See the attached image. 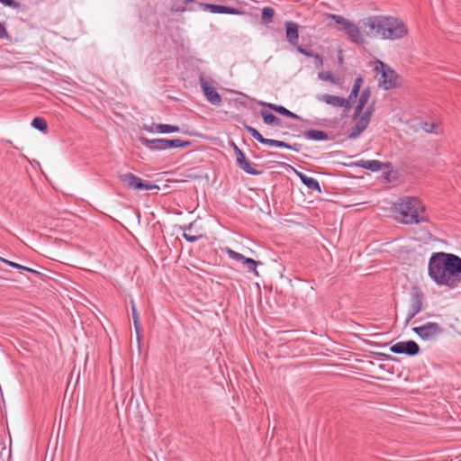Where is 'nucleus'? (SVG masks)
Listing matches in <instances>:
<instances>
[{
	"label": "nucleus",
	"mask_w": 461,
	"mask_h": 461,
	"mask_svg": "<svg viewBox=\"0 0 461 461\" xmlns=\"http://www.w3.org/2000/svg\"><path fill=\"white\" fill-rule=\"evenodd\" d=\"M429 276L438 285L455 288L461 283V258L451 253L435 252L429 260Z\"/></svg>",
	"instance_id": "nucleus-1"
},
{
	"label": "nucleus",
	"mask_w": 461,
	"mask_h": 461,
	"mask_svg": "<svg viewBox=\"0 0 461 461\" xmlns=\"http://www.w3.org/2000/svg\"><path fill=\"white\" fill-rule=\"evenodd\" d=\"M417 204H420V200L418 197H407V199H401L399 203H394L395 212L402 216L401 221L403 224H419L429 221L427 217L420 215Z\"/></svg>",
	"instance_id": "nucleus-2"
},
{
	"label": "nucleus",
	"mask_w": 461,
	"mask_h": 461,
	"mask_svg": "<svg viewBox=\"0 0 461 461\" xmlns=\"http://www.w3.org/2000/svg\"><path fill=\"white\" fill-rule=\"evenodd\" d=\"M382 40H401L408 35L409 30L402 20L392 15H384Z\"/></svg>",
	"instance_id": "nucleus-3"
},
{
	"label": "nucleus",
	"mask_w": 461,
	"mask_h": 461,
	"mask_svg": "<svg viewBox=\"0 0 461 461\" xmlns=\"http://www.w3.org/2000/svg\"><path fill=\"white\" fill-rule=\"evenodd\" d=\"M375 71L380 74L378 86L384 90H391L401 86V76L385 62L376 59Z\"/></svg>",
	"instance_id": "nucleus-4"
},
{
	"label": "nucleus",
	"mask_w": 461,
	"mask_h": 461,
	"mask_svg": "<svg viewBox=\"0 0 461 461\" xmlns=\"http://www.w3.org/2000/svg\"><path fill=\"white\" fill-rule=\"evenodd\" d=\"M328 17L334 21L338 25L341 26L339 30L343 31L351 42L357 45H363L365 43V38L361 33L362 29L360 24H355L339 14H328Z\"/></svg>",
	"instance_id": "nucleus-5"
},
{
	"label": "nucleus",
	"mask_w": 461,
	"mask_h": 461,
	"mask_svg": "<svg viewBox=\"0 0 461 461\" xmlns=\"http://www.w3.org/2000/svg\"><path fill=\"white\" fill-rule=\"evenodd\" d=\"M243 126H244V129L246 130V131L248 133H249L253 139H255L256 140H258L259 143H261L263 145L272 146V147H276V148L287 149H291V150H294L296 152H299L301 150L302 145L299 143L290 144V143L283 141V140L267 139V138H265L256 128H254L247 123H244Z\"/></svg>",
	"instance_id": "nucleus-6"
},
{
	"label": "nucleus",
	"mask_w": 461,
	"mask_h": 461,
	"mask_svg": "<svg viewBox=\"0 0 461 461\" xmlns=\"http://www.w3.org/2000/svg\"><path fill=\"white\" fill-rule=\"evenodd\" d=\"M384 15H369L358 21L362 32L370 38L382 39V31Z\"/></svg>",
	"instance_id": "nucleus-7"
},
{
	"label": "nucleus",
	"mask_w": 461,
	"mask_h": 461,
	"mask_svg": "<svg viewBox=\"0 0 461 461\" xmlns=\"http://www.w3.org/2000/svg\"><path fill=\"white\" fill-rule=\"evenodd\" d=\"M375 111V101L371 102L366 110L357 118V122L348 132V138L350 140L357 139L367 128L371 122L373 113Z\"/></svg>",
	"instance_id": "nucleus-8"
},
{
	"label": "nucleus",
	"mask_w": 461,
	"mask_h": 461,
	"mask_svg": "<svg viewBox=\"0 0 461 461\" xmlns=\"http://www.w3.org/2000/svg\"><path fill=\"white\" fill-rule=\"evenodd\" d=\"M232 150L236 158L237 166L242 169L246 174L251 176H259L262 174L261 170L256 168V164L252 163L246 154L232 141Z\"/></svg>",
	"instance_id": "nucleus-9"
},
{
	"label": "nucleus",
	"mask_w": 461,
	"mask_h": 461,
	"mask_svg": "<svg viewBox=\"0 0 461 461\" xmlns=\"http://www.w3.org/2000/svg\"><path fill=\"white\" fill-rule=\"evenodd\" d=\"M257 104L264 108H267L270 111L282 115V116H285V117H287L290 119H294V120H299L307 124L324 125L323 122H326V120L323 119V120H321V122H316L312 123V122H310L309 120H304V119L301 118L298 114L291 112L290 110H288L287 108H285L283 105L276 104H272V103H267L264 101H257Z\"/></svg>",
	"instance_id": "nucleus-10"
},
{
	"label": "nucleus",
	"mask_w": 461,
	"mask_h": 461,
	"mask_svg": "<svg viewBox=\"0 0 461 461\" xmlns=\"http://www.w3.org/2000/svg\"><path fill=\"white\" fill-rule=\"evenodd\" d=\"M412 331L421 339L430 340L442 334L444 329L437 322H427L421 326L413 327Z\"/></svg>",
	"instance_id": "nucleus-11"
},
{
	"label": "nucleus",
	"mask_w": 461,
	"mask_h": 461,
	"mask_svg": "<svg viewBox=\"0 0 461 461\" xmlns=\"http://www.w3.org/2000/svg\"><path fill=\"white\" fill-rule=\"evenodd\" d=\"M119 178L122 184H124L127 187L135 189V190H151V189H158V186L156 185H152L150 182L142 181L137 176L131 173H125L119 176Z\"/></svg>",
	"instance_id": "nucleus-12"
},
{
	"label": "nucleus",
	"mask_w": 461,
	"mask_h": 461,
	"mask_svg": "<svg viewBox=\"0 0 461 461\" xmlns=\"http://www.w3.org/2000/svg\"><path fill=\"white\" fill-rule=\"evenodd\" d=\"M232 260L235 261L236 267L239 269L246 270L249 273H253L255 276H258L257 267L262 265L261 261L253 259L252 258L246 257L241 253L232 250Z\"/></svg>",
	"instance_id": "nucleus-13"
},
{
	"label": "nucleus",
	"mask_w": 461,
	"mask_h": 461,
	"mask_svg": "<svg viewBox=\"0 0 461 461\" xmlns=\"http://www.w3.org/2000/svg\"><path fill=\"white\" fill-rule=\"evenodd\" d=\"M390 351L393 354L414 357L420 354V348L416 341L410 339L393 344L390 347Z\"/></svg>",
	"instance_id": "nucleus-14"
},
{
	"label": "nucleus",
	"mask_w": 461,
	"mask_h": 461,
	"mask_svg": "<svg viewBox=\"0 0 461 461\" xmlns=\"http://www.w3.org/2000/svg\"><path fill=\"white\" fill-rule=\"evenodd\" d=\"M299 29L300 25L293 21H286L285 23V39L287 42L294 47L298 51V46H302L299 44Z\"/></svg>",
	"instance_id": "nucleus-15"
},
{
	"label": "nucleus",
	"mask_w": 461,
	"mask_h": 461,
	"mask_svg": "<svg viewBox=\"0 0 461 461\" xmlns=\"http://www.w3.org/2000/svg\"><path fill=\"white\" fill-rule=\"evenodd\" d=\"M348 167H361L371 172H378L385 167H391V162H382L380 160L372 159V160H358L353 162L351 164L347 165Z\"/></svg>",
	"instance_id": "nucleus-16"
},
{
	"label": "nucleus",
	"mask_w": 461,
	"mask_h": 461,
	"mask_svg": "<svg viewBox=\"0 0 461 461\" xmlns=\"http://www.w3.org/2000/svg\"><path fill=\"white\" fill-rule=\"evenodd\" d=\"M320 99L329 105L343 108L342 117L347 116L351 109V104L348 103L347 99L339 95L324 94Z\"/></svg>",
	"instance_id": "nucleus-17"
},
{
	"label": "nucleus",
	"mask_w": 461,
	"mask_h": 461,
	"mask_svg": "<svg viewBox=\"0 0 461 461\" xmlns=\"http://www.w3.org/2000/svg\"><path fill=\"white\" fill-rule=\"evenodd\" d=\"M199 79L201 88L206 99L212 104H219L221 99L214 86L203 76H200Z\"/></svg>",
	"instance_id": "nucleus-18"
},
{
	"label": "nucleus",
	"mask_w": 461,
	"mask_h": 461,
	"mask_svg": "<svg viewBox=\"0 0 461 461\" xmlns=\"http://www.w3.org/2000/svg\"><path fill=\"white\" fill-rule=\"evenodd\" d=\"M411 307L416 308L415 311H422L425 294L419 285H413L411 288Z\"/></svg>",
	"instance_id": "nucleus-19"
},
{
	"label": "nucleus",
	"mask_w": 461,
	"mask_h": 461,
	"mask_svg": "<svg viewBox=\"0 0 461 461\" xmlns=\"http://www.w3.org/2000/svg\"><path fill=\"white\" fill-rule=\"evenodd\" d=\"M143 130L150 133H171L180 131L178 126L163 123H152L150 125H143Z\"/></svg>",
	"instance_id": "nucleus-20"
},
{
	"label": "nucleus",
	"mask_w": 461,
	"mask_h": 461,
	"mask_svg": "<svg viewBox=\"0 0 461 461\" xmlns=\"http://www.w3.org/2000/svg\"><path fill=\"white\" fill-rule=\"evenodd\" d=\"M371 96V88L369 86L366 87L357 101V105L355 106L354 113L352 115L353 120H357L359 115L362 113L365 106L367 104L368 100Z\"/></svg>",
	"instance_id": "nucleus-21"
},
{
	"label": "nucleus",
	"mask_w": 461,
	"mask_h": 461,
	"mask_svg": "<svg viewBox=\"0 0 461 461\" xmlns=\"http://www.w3.org/2000/svg\"><path fill=\"white\" fill-rule=\"evenodd\" d=\"M140 141L146 148L150 150H166L167 149V139H153L149 140L146 137H140Z\"/></svg>",
	"instance_id": "nucleus-22"
},
{
	"label": "nucleus",
	"mask_w": 461,
	"mask_h": 461,
	"mask_svg": "<svg viewBox=\"0 0 461 461\" xmlns=\"http://www.w3.org/2000/svg\"><path fill=\"white\" fill-rule=\"evenodd\" d=\"M294 171L296 176L308 189L316 191L319 194L321 193V187L318 180H316L313 177L308 176L305 174L299 172L297 170Z\"/></svg>",
	"instance_id": "nucleus-23"
},
{
	"label": "nucleus",
	"mask_w": 461,
	"mask_h": 461,
	"mask_svg": "<svg viewBox=\"0 0 461 461\" xmlns=\"http://www.w3.org/2000/svg\"><path fill=\"white\" fill-rule=\"evenodd\" d=\"M303 134L309 140L324 141L330 139L328 132L321 130L308 129Z\"/></svg>",
	"instance_id": "nucleus-24"
},
{
	"label": "nucleus",
	"mask_w": 461,
	"mask_h": 461,
	"mask_svg": "<svg viewBox=\"0 0 461 461\" xmlns=\"http://www.w3.org/2000/svg\"><path fill=\"white\" fill-rule=\"evenodd\" d=\"M298 53L314 59V65L316 68H320L323 66V57L314 52L312 50L307 49L304 46H298Z\"/></svg>",
	"instance_id": "nucleus-25"
},
{
	"label": "nucleus",
	"mask_w": 461,
	"mask_h": 461,
	"mask_svg": "<svg viewBox=\"0 0 461 461\" xmlns=\"http://www.w3.org/2000/svg\"><path fill=\"white\" fill-rule=\"evenodd\" d=\"M259 113H260L263 122L265 124L270 125V126H281L282 125V120L279 117H277L276 115H275L272 113V111H270L269 109L268 110L261 109Z\"/></svg>",
	"instance_id": "nucleus-26"
},
{
	"label": "nucleus",
	"mask_w": 461,
	"mask_h": 461,
	"mask_svg": "<svg viewBox=\"0 0 461 461\" xmlns=\"http://www.w3.org/2000/svg\"><path fill=\"white\" fill-rule=\"evenodd\" d=\"M362 85H363V77L361 76L357 77L354 80V84L352 86L351 91H350L348 98H346L348 103L349 104H351V106L357 101V99L359 95V91H360Z\"/></svg>",
	"instance_id": "nucleus-27"
},
{
	"label": "nucleus",
	"mask_w": 461,
	"mask_h": 461,
	"mask_svg": "<svg viewBox=\"0 0 461 461\" xmlns=\"http://www.w3.org/2000/svg\"><path fill=\"white\" fill-rule=\"evenodd\" d=\"M232 94L238 95L237 97L232 98V103L235 104V106L248 107V104L251 100L247 95L234 90H232Z\"/></svg>",
	"instance_id": "nucleus-28"
},
{
	"label": "nucleus",
	"mask_w": 461,
	"mask_h": 461,
	"mask_svg": "<svg viewBox=\"0 0 461 461\" xmlns=\"http://www.w3.org/2000/svg\"><path fill=\"white\" fill-rule=\"evenodd\" d=\"M203 9L212 14H230V7L224 5L206 4Z\"/></svg>",
	"instance_id": "nucleus-29"
},
{
	"label": "nucleus",
	"mask_w": 461,
	"mask_h": 461,
	"mask_svg": "<svg viewBox=\"0 0 461 461\" xmlns=\"http://www.w3.org/2000/svg\"><path fill=\"white\" fill-rule=\"evenodd\" d=\"M275 9L271 6H266L262 9L261 20L265 24H268L273 22L275 16Z\"/></svg>",
	"instance_id": "nucleus-30"
},
{
	"label": "nucleus",
	"mask_w": 461,
	"mask_h": 461,
	"mask_svg": "<svg viewBox=\"0 0 461 461\" xmlns=\"http://www.w3.org/2000/svg\"><path fill=\"white\" fill-rule=\"evenodd\" d=\"M384 169H387V171L384 172V178L387 182H393L399 178V171L395 169L393 166V163L391 162V167H385Z\"/></svg>",
	"instance_id": "nucleus-31"
},
{
	"label": "nucleus",
	"mask_w": 461,
	"mask_h": 461,
	"mask_svg": "<svg viewBox=\"0 0 461 461\" xmlns=\"http://www.w3.org/2000/svg\"><path fill=\"white\" fill-rule=\"evenodd\" d=\"M318 77L322 81H327L333 85L339 84V79L336 77L330 71H321L318 74Z\"/></svg>",
	"instance_id": "nucleus-32"
},
{
	"label": "nucleus",
	"mask_w": 461,
	"mask_h": 461,
	"mask_svg": "<svg viewBox=\"0 0 461 461\" xmlns=\"http://www.w3.org/2000/svg\"><path fill=\"white\" fill-rule=\"evenodd\" d=\"M190 145L187 140H182L179 139L167 140V149L185 148Z\"/></svg>",
	"instance_id": "nucleus-33"
},
{
	"label": "nucleus",
	"mask_w": 461,
	"mask_h": 461,
	"mask_svg": "<svg viewBox=\"0 0 461 461\" xmlns=\"http://www.w3.org/2000/svg\"><path fill=\"white\" fill-rule=\"evenodd\" d=\"M131 304L132 320H133L135 330H136L137 334H139L140 330V316L136 310V306H135L133 300L131 301Z\"/></svg>",
	"instance_id": "nucleus-34"
},
{
	"label": "nucleus",
	"mask_w": 461,
	"mask_h": 461,
	"mask_svg": "<svg viewBox=\"0 0 461 461\" xmlns=\"http://www.w3.org/2000/svg\"><path fill=\"white\" fill-rule=\"evenodd\" d=\"M32 126L41 131H46L48 128L46 121L41 117L34 118L32 122Z\"/></svg>",
	"instance_id": "nucleus-35"
},
{
	"label": "nucleus",
	"mask_w": 461,
	"mask_h": 461,
	"mask_svg": "<svg viewBox=\"0 0 461 461\" xmlns=\"http://www.w3.org/2000/svg\"><path fill=\"white\" fill-rule=\"evenodd\" d=\"M0 261L5 263L6 265L12 267H14V268H17V269H23V270H25V271H29V272H32V273H38L37 271L32 269V268H29L27 267H24V266H22L20 264H17L15 262H13V261H10V260H7L2 257H0Z\"/></svg>",
	"instance_id": "nucleus-36"
},
{
	"label": "nucleus",
	"mask_w": 461,
	"mask_h": 461,
	"mask_svg": "<svg viewBox=\"0 0 461 461\" xmlns=\"http://www.w3.org/2000/svg\"><path fill=\"white\" fill-rule=\"evenodd\" d=\"M248 6H249L248 5H245L244 6L237 7L232 5V8H231L232 15L233 14H242V15L251 16V13L249 11V8H248Z\"/></svg>",
	"instance_id": "nucleus-37"
},
{
	"label": "nucleus",
	"mask_w": 461,
	"mask_h": 461,
	"mask_svg": "<svg viewBox=\"0 0 461 461\" xmlns=\"http://www.w3.org/2000/svg\"><path fill=\"white\" fill-rule=\"evenodd\" d=\"M192 230V224H190L187 228H185V232L183 233V237L188 242H194V241L198 240L202 237V235L201 234L192 235V234L188 233L187 230Z\"/></svg>",
	"instance_id": "nucleus-38"
},
{
	"label": "nucleus",
	"mask_w": 461,
	"mask_h": 461,
	"mask_svg": "<svg viewBox=\"0 0 461 461\" xmlns=\"http://www.w3.org/2000/svg\"><path fill=\"white\" fill-rule=\"evenodd\" d=\"M435 127H436V125L434 123L428 122H421V129L425 132H428V133L435 132Z\"/></svg>",
	"instance_id": "nucleus-39"
},
{
	"label": "nucleus",
	"mask_w": 461,
	"mask_h": 461,
	"mask_svg": "<svg viewBox=\"0 0 461 461\" xmlns=\"http://www.w3.org/2000/svg\"><path fill=\"white\" fill-rule=\"evenodd\" d=\"M416 308H412L410 306V311L406 316L404 325L407 326L410 321L419 313L420 311H415Z\"/></svg>",
	"instance_id": "nucleus-40"
},
{
	"label": "nucleus",
	"mask_w": 461,
	"mask_h": 461,
	"mask_svg": "<svg viewBox=\"0 0 461 461\" xmlns=\"http://www.w3.org/2000/svg\"><path fill=\"white\" fill-rule=\"evenodd\" d=\"M379 359H382V360H395V358L391 356V355H388V354H385V353H380V352H376V353H374Z\"/></svg>",
	"instance_id": "nucleus-41"
},
{
	"label": "nucleus",
	"mask_w": 461,
	"mask_h": 461,
	"mask_svg": "<svg viewBox=\"0 0 461 461\" xmlns=\"http://www.w3.org/2000/svg\"><path fill=\"white\" fill-rule=\"evenodd\" d=\"M267 155L278 158L288 159V157L286 155L278 152L267 151Z\"/></svg>",
	"instance_id": "nucleus-42"
},
{
	"label": "nucleus",
	"mask_w": 461,
	"mask_h": 461,
	"mask_svg": "<svg viewBox=\"0 0 461 461\" xmlns=\"http://www.w3.org/2000/svg\"><path fill=\"white\" fill-rule=\"evenodd\" d=\"M0 2L10 7H18V4L14 0H0Z\"/></svg>",
	"instance_id": "nucleus-43"
},
{
	"label": "nucleus",
	"mask_w": 461,
	"mask_h": 461,
	"mask_svg": "<svg viewBox=\"0 0 461 461\" xmlns=\"http://www.w3.org/2000/svg\"><path fill=\"white\" fill-rule=\"evenodd\" d=\"M7 36H8V33H7L5 27L4 26V24L2 23H0V38L5 39V38H7Z\"/></svg>",
	"instance_id": "nucleus-44"
},
{
	"label": "nucleus",
	"mask_w": 461,
	"mask_h": 461,
	"mask_svg": "<svg viewBox=\"0 0 461 461\" xmlns=\"http://www.w3.org/2000/svg\"><path fill=\"white\" fill-rule=\"evenodd\" d=\"M343 60H344V59H343V56H342V51H341V50H339V56H338V62H339V65H342V64H343Z\"/></svg>",
	"instance_id": "nucleus-45"
},
{
	"label": "nucleus",
	"mask_w": 461,
	"mask_h": 461,
	"mask_svg": "<svg viewBox=\"0 0 461 461\" xmlns=\"http://www.w3.org/2000/svg\"><path fill=\"white\" fill-rule=\"evenodd\" d=\"M367 343L375 346V347H385L387 344H378V343H375V342H371V341H367Z\"/></svg>",
	"instance_id": "nucleus-46"
},
{
	"label": "nucleus",
	"mask_w": 461,
	"mask_h": 461,
	"mask_svg": "<svg viewBox=\"0 0 461 461\" xmlns=\"http://www.w3.org/2000/svg\"><path fill=\"white\" fill-rule=\"evenodd\" d=\"M417 206H419V212H423L425 211V206L422 205V203H420V204H417Z\"/></svg>",
	"instance_id": "nucleus-47"
},
{
	"label": "nucleus",
	"mask_w": 461,
	"mask_h": 461,
	"mask_svg": "<svg viewBox=\"0 0 461 461\" xmlns=\"http://www.w3.org/2000/svg\"><path fill=\"white\" fill-rule=\"evenodd\" d=\"M280 166L282 167H292L290 165H288L287 163H285V162H282V163H279Z\"/></svg>",
	"instance_id": "nucleus-48"
},
{
	"label": "nucleus",
	"mask_w": 461,
	"mask_h": 461,
	"mask_svg": "<svg viewBox=\"0 0 461 461\" xmlns=\"http://www.w3.org/2000/svg\"><path fill=\"white\" fill-rule=\"evenodd\" d=\"M287 135H289V133H288V132H283V133H282V136H283V137H285V136H287Z\"/></svg>",
	"instance_id": "nucleus-49"
}]
</instances>
